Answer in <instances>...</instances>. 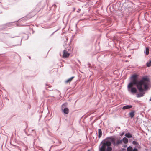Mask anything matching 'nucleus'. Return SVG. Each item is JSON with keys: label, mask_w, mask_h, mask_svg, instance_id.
<instances>
[{"label": "nucleus", "mask_w": 151, "mask_h": 151, "mask_svg": "<svg viewBox=\"0 0 151 151\" xmlns=\"http://www.w3.org/2000/svg\"><path fill=\"white\" fill-rule=\"evenodd\" d=\"M138 75H134L131 77L132 81L129 83L128 86L129 91L131 93H136L137 92V89L133 87L134 85H136L137 89L140 92H142L144 90L148 89L149 82L147 78H143L139 81H138Z\"/></svg>", "instance_id": "obj_1"}, {"label": "nucleus", "mask_w": 151, "mask_h": 151, "mask_svg": "<svg viewBox=\"0 0 151 151\" xmlns=\"http://www.w3.org/2000/svg\"><path fill=\"white\" fill-rule=\"evenodd\" d=\"M116 139L113 137H110L108 138L107 140H105L104 142L102 143L101 147L99 149V151H105L106 146H111V142L114 145H116Z\"/></svg>", "instance_id": "obj_2"}, {"label": "nucleus", "mask_w": 151, "mask_h": 151, "mask_svg": "<svg viewBox=\"0 0 151 151\" xmlns=\"http://www.w3.org/2000/svg\"><path fill=\"white\" fill-rule=\"evenodd\" d=\"M70 49L65 48L63 51L62 57L64 58H68L70 54Z\"/></svg>", "instance_id": "obj_3"}, {"label": "nucleus", "mask_w": 151, "mask_h": 151, "mask_svg": "<svg viewBox=\"0 0 151 151\" xmlns=\"http://www.w3.org/2000/svg\"><path fill=\"white\" fill-rule=\"evenodd\" d=\"M74 78V77H72L66 80L65 81V83L66 84L70 83Z\"/></svg>", "instance_id": "obj_4"}, {"label": "nucleus", "mask_w": 151, "mask_h": 151, "mask_svg": "<svg viewBox=\"0 0 151 151\" xmlns=\"http://www.w3.org/2000/svg\"><path fill=\"white\" fill-rule=\"evenodd\" d=\"M132 105H126L124 106L123 107L122 109L123 110H125L126 109L132 108Z\"/></svg>", "instance_id": "obj_5"}, {"label": "nucleus", "mask_w": 151, "mask_h": 151, "mask_svg": "<svg viewBox=\"0 0 151 151\" xmlns=\"http://www.w3.org/2000/svg\"><path fill=\"white\" fill-rule=\"evenodd\" d=\"M102 134L101 130L100 129H98V137L99 138H100L101 137Z\"/></svg>", "instance_id": "obj_6"}, {"label": "nucleus", "mask_w": 151, "mask_h": 151, "mask_svg": "<svg viewBox=\"0 0 151 151\" xmlns=\"http://www.w3.org/2000/svg\"><path fill=\"white\" fill-rule=\"evenodd\" d=\"M122 141L125 144H127L128 142V139L126 137H124L122 139Z\"/></svg>", "instance_id": "obj_7"}, {"label": "nucleus", "mask_w": 151, "mask_h": 151, "mask_svg": "<svg viewBox=\"0 0 151 151\" xmlns=\"http://www.w3.org/2000/svg\"><path fill=\"white\" fill-rule=\"evenodd\" d=\"M129 115L131 118H132L135 115L134 111H132L129 113Z\"/></svg>", "instance_id": "obj_8"}, {"label": "nucleus", "mask_w": 151, "mask_h": 151, "mask_svg": "<svg viewBox=\"0 0 151 151\" xmlns=\"http://www.w3.org/2000/svg\"><path fill=\"white\" fill-rule=\"evenodd\" d=\"M63 112L65 114H68L69 112V109L67 108H65L63 110Z\"/></svg>", "instance_id": "obj_9"}, {"label": "nucleus", "mask_w": 151, "mask_h": 151, "mask_svg": "<svg viewBox=\"0 0 151 151\" xmlns=\"http://www.w3.org/2000/svg\"><path fill=\"white\" fill-rule=\"evenodd\" d=\"M125 136L126 137L128 138H130L132 137L131 134L129 133H126L125 134Z\"/></svg>", "instance_id": "obj_10"}, {"label": "nucleus", "mask_w": 151, "mask_h": 151, "mask_svg": "<svg viewBox=\"0 0 151 151\" xmlns=\"http://www.w3.org/2000/svg\"><path fill=\"white\" fill-rule=\"evenodd\" d=\"M106 147H107L106 150V151H111L112 150V147H111V146H106Z\"/></svg>", "instance_id": "obj_11"}, {"label": "nucleus", "mask_w": 151, "mask_h": 151, "mask_svg": "<svg viewBox=\"0 0 151 151\" xmlns=\"http://www.w3.org/2000/svg\"><path fill=\"white\" fill-rule=\"evenodd\" d=\"M122 143V140H118L116 142V145H118Z\"/></svg>", "instance_id": "obj_12"}, {"label": "nucleus", "mask_w": 151, "mask_h": 151, "mask_svg": "<svg viewBox=\"0 0 151 151\" xmlns=\"http://www.w3.org/2000/svg\"><path fill=\"white\" fill-rule=\"evenodd\" d=\"M149 53V50L148 48H146L145 50V54L146 55H148Z\"/></svg>", "instance_id": "obj_13"}, {"label": "nucleus", "mask_w": 151, "mask_h": 151, "mask_svg": "<svg viewBox=\"0 0 151 151\" xmlns=\"http://www.w3.org/2000/svg\"><path fill=\"white\" fill-rule=\"evenodd\" d=\"M144 93L143 94H142V93H140L138 94L137 95V97H138V98L142 97L144 96Z\"/></svg>", "instance_id": "obj_14"}, {"label": "nucleus", "mask_w": 151, "mask_h": 151, "mask_svg": "<svg viewBox=\"0 0 151 151\" xmlns=\"http://www.w3.org/2000/svg\"><path fill=\"white\" fill-rule=\"evenodd\" d=\"M147 66V67H150L151 66V60L147 62L146 63Z\"/></svg>", "instance_id": "obj_15"}, {"label": "nucleus", "mask_w": 151, "mask_h": 151, "mask_svg": "<svg viewBox=\"0 0 151 151\" xmlns=\"http://www.w3.org/2000/svg\"><path fill=\"white\" fill-rule=\"evenodd\" d=\"M127 151H132V148L131 147L129 146L127 148Z\"/></svg>", "instance_id": "obj_16"}, {"label": "nucleus", "mask_w": 151, "mask_h": 151, "mask_svg": "<svg viewBox=\"0 0 151 151\" xmlns=\"http://www.w3.org/2000/svg\"><path fill=\"white\" fill-rule=\"evenodd\" d=\"M132 143L134 145H136L137 144V142L135 141H134L132 142Z\"/></svg>", "instance_id": "obj_17"}, {"label": "nucleus", "mask_w": 151, "mask_h": 151, "mask_svg": "<svg viewBox=\"0 0 151 151\" xmlns=\"http://www.w3.org/2000/svg\"><path fill=\"white\" fill-rule=\"evenodd\" d=\"M132 151H137V149L136 148H134L133 150L132 149Z\"/></svg>", "instance_id": "obj_18"}, {"label": "nucleus", "mask_w": 151, "mask_h": 151, "mask_svg": "<svg viewBox=\"0 0 151 151\" xmlns=\"http://www.w3.org/2000/svg\"><path fill=\"white\" fill-rule=\"evenodd\" d=\"M124 133H122V134L121 135V136H122V135H123L124 134Z\"/></svg>", "instance_id": "obj_19"}, {"label": "nucleus", "mask_w": 151, "mask_h": 151, "mask_svg": "<svg viewBox=\"0 0 151 151\" xmlns=\"http://www.w3.org/2000/svg\"><path fill=\"white\" fill-rule=\"evenodd\" d=\"M124 147H127V145H124Z\"/></svg>", "instance_id": "obj_20"}, {"label": "nucleus", "mask_w": 151, "mask_h": 151, "mask_svg": "<svg viewBox=\"0 0 151 151\" xmlns=\"http://www.w3.org/2000/svg\"><path fill=\"white\" fill-rule=\"evenodd\" d=\"M88 151H90V150H88Z\"/></svg>", "instance_id": "obj_21"}, {"label": "nucleus", "mask_w": 151, "mask_h": 151, "mask_svg": "<svg viewBox=\"0 0 151 151\" xmlns=\"http://www.w3.org/2000/svg\"><path fill=\"white\" fill-rule=\"evenodd\" d=\"M150 101H151V99H150Z\"/></svg>", "instance_id": "obj_22"}]
</instances>
